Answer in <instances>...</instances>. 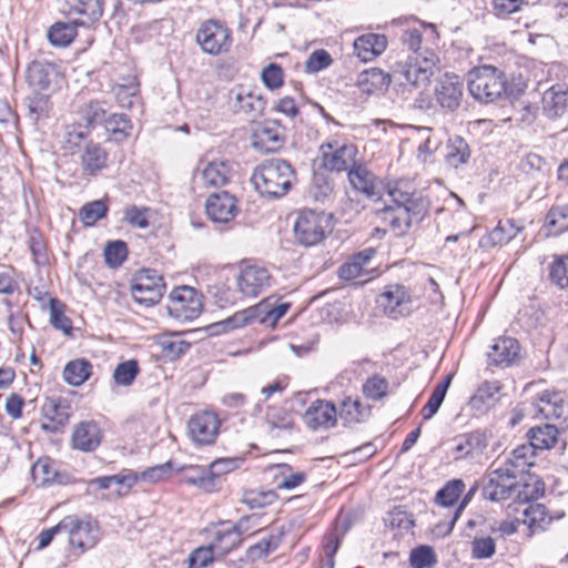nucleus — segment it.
Wrapping results in <instances>:
<instances>
[{
  "instance_id": "nucleus-1",
  "label": "nucleus",
  "mask_w": 568,
  "mask_h": 568,
  "mask_svg": "<svg viewBox=\"0 0 568 568\" xmlns=\"http://www.w3.org/2000/svg\"><path fill=\"white\" fill-rule=\"evenodd\" d=\"M545 491V485L538 479L519 484L516 475L507 467H500L487 473L481 480V493L485 499L499 503L514 497L509 508L518 511L517 505H525L539 499Z\"/></svg>"
},
{
  "instance_id": "nucleus-2",
  "label": "nucleus",
  "mask_w": 568,
  "mask_h": 568,
  "mask_svg": "<svg viewBox=\"0 0 568 568\" xmlns=\"http://www.w3.org/2000/svg\"><path fill=\"white\" fill-rule=\"evenodd\" d=\"M255 190L266 197H281L287 193L295 180V172L290 162L271 159L258 165L252 174Z\"/></svg>"
},
{
  "instance_id": "nucleus-3",
  "label": "nucleus",
  "mask_w": 568,
  "mask_h": 568,
  "mask_svg": "<svg viewBox=\"0 0 568 568\" xmlns=\"http://www.w3.org/2000/svg\"><path fill=\"white\" fill-rule=\"evenodd\" d=\"M468 90L479 102H494L506 90L505 74L493 65L475 68L468 73Z\"/></svg>"
},
{
  "instance_id": "nucleus-4",
  "label": "nucleus",
  "mask_w": 568,
  "mask_h": 568,
  "mask_svg": "<svg viewBox=\"0 0 568 568\" xmlns=\"http://www.w3.org/2000/svg\"><path fill=\"white\" fill-rule=\"evenodd\" d=\"M60 528L68 536L70 548L80 554L93 548L101 536L98 521L89 515H68L61 519Z\"/></svg>"
},
{
  "instance_id": "nucleus-5",
  "label": "nucleus",
  "mask_w": 568,
  "mask_h": 568,
  "mask_svg": "<svg viewBox=\"0 0 568 568\" xmlns=\"http://www.w3.org/2000/svg\"><path fill=\"white\" fill-rule=\"evenodd\" d=\"M195 40L203 52L211 55H219L230 50L232 45V32L221 21L206 20L197 29Z\"/></svg>"
},
{
  "instance_id": "nucleus-6",
  "label": "nucleus",
  "mask_w": 568,
  "mask_h": 568,
  "mask_svg": "<svg viewBox=\"0 0 568 568\" xmlns=\"http://www.w3.org/2000/svg\"><path fill=\"white\" fill-rule=\"evenodd\" d=\"M318 154L321 166L331 172L348 171L357 162V148L337 140L323 143Z\"/></svg>"
},
{
  "instance_id": "nucleus-7",
  "label": "nucleus",
  "mask_w": 568,
  "mask_h": 568,
  "mask_svg": "<svg viewBox=\"0 0 568 568\" xmlns=\"http://www.w3.org/2000/svg\"><path fill=\"white\" fill-rule=\"evenodd\" d=\"M202 295L191 286H179L170 293L169 314L178 321L187 322L202 312Z\"/></svg>"
},
{
  "instance_id": "nucleus-8",
  "label": "nucleus",
  "mask_w": 568,
  "mask_h": 568,
  "mask_svg": "<svg viewBox=\"0 0 568 568\" xmlns=\"http://www.w3.org/2000/svg\"><path fill=\"white\" fill-rule=\"evenodd\" d=\"M327 219L323 212L305 210L300 212L295 221L294 235L302 245H316L324 240Z\"/></svg>"
},
{
  "instance_id": "nucleus-9",
  "label": "nucleus",
  "mask_w": 568,
  "mask_h": 568,
  "mask_svg": "<svg viewBox=\"0 0 568 568\" xmlns=\"http://www.w3.org/2000/svg\"><path fill=\"white\" fill-rule=\"evenodd\" d=\"M377 305L392 317L407 316L413 310V300L409 290L400 284H389L377 297Z\"/></svg>"
},
{
  "instance_id": "nucleus-10",
  "label": "nucleus",
  "mask_w": 568,
  "mask_h": 568,
  "mask_svg": "<svg viewBox=\"0 0 568 568\" xmlns=\"http://www.w3.org/2000/svg\"><path fill=\"white\" fill-rule=\"evenodd\" d=\"M165 285L163 278L154 270H143L131 286L135 302L145 306L156 304L163 296Z\"/></svg>"
},
{
  "instance_id": "nucleus-11",
  "label": "nucleus",
  "mask_w": 568,
  "mask_h": 568,
  "mask_svg": "<svg viewBox=\"0 0 568 568\" xmlns=\"http://www.w3.org/2000/svg\"><path fill=\"white\" fill-rule=\"evenodd\" d=\"M239 292L246 297H256L266 291L272 283L268 270L257 264L243 265L236 277Z\"/></svg>"
},
{
  "instance_id": "nucleus-12",
  "label": "nucleus",
  "mask_w": 568,
  "mask_h": 568,
  "mask_svg": "<svg viewBox=\"0 0 568 568\" xmlns=\"http://www.w3.org/2000/svg\"><path fill=\"white\" fill-rule=\"evenodd\" d=\"M41 412V428L48 433H57L68 424L71 416V406L64 398L47 397Z\"/></svg>"
},
{
  "instance_id": "nucleus-13",
  "label": "nucleus",
  "mask_w": 568,
  "mask_h": 568,
  "mask_svg": "<svg viewBox=\"0 0 568 568\" xmlns=\"http://www.w3.org/2000/svg\"><path fill=\"white\" fill-rule=\"evenodd\" d=\"M187 428L189 434L195 444L211 445L217 437L220 419L214 413L201 412L190 418Z\"/></svg>"
},
{
  "instance_id": "nucleus-14",
  "label": "nucleus",
  "mask_w": 568,
  "mask_h": 568,
  "mask_svg": "<svg viewBox=\"0 0 568 568\" xmlns=\"http://www.w3.org/2000/svg\"><path fill=\"white\" fill-rule=\"evenodd\" d=\"M230 105L235 113H243L254 120L263 113L266 100L261 94L240 85L230 91Z\"/></svg>"
},
{
  "instance_id": "nucleus-15",
  "label": "nucleus",
  "mask_w": 568,
  "mask_h": 568,
  "mask_svg": "<svg viewBox=\"0 0 568 568\" xmlns=\"http://www.w3.org/2000/svg\"><path fill=\"white\" fill-rule=\"evenodd\" d=\"M383 219L389 224L396 235H404L414 222H419L425 207L413 206H386L383 211Z\"/></svg>"
},
{
  "instance_id": "nucleus-16",
  "label": "nucleus",
  "mask_w": 568,
  "mask_h": 568,
  "mask_svg": "<svg viewBox=\"0 0 568 568\" xmlns=\"http://www.w3.org/2000/svg\"><path fill=\"white\" fill-rule=\"evenodd\" d=\"M303 420L312 430L334 427L337 420V409L332 402L317 399L304 413Z\"/></svg>"
},
{
  "instance_id": "nucleus-17",
  "label": "nucleus",
  "mask_w": 568,
  "mask_h": 568,
  "mask_svg": "<svg viewBox=\"0 0 568 568\" xmlns=\"http://www.w3.org/2000/svg\"><path fill=\"white\" fill-rule=\"evenodd\" d=\"M463 98V83L454 74H445L435 87V100L440 108L455 111L459 108Z\"/></svg>"
},
{
  "instance_id": "nucleus-18",
  "label": "nucleus",
  "mask_w": 568,
  "mask_h": 568,
  "mask_svg": "<svg viewBox=\"0 0 568 568\" xmlns=\"http://www.w3.org/2000/svg\"><path fill=\"white\" fill-rule=\"evenodd\" d=\"M205 207L209 217L216 223H227L237 214L236 199L226 191L210 195Z\"/></svg>"
},
{
  "instance_id": "nucleus-19",
  "label": "nucleus",
  "mask_w": 568,
  "mask_h": 568,
  "mask_svg": "<svg viewBox=\"0 0 568 568\" xmlns=\"http://www.w3.org/2000/svg\"><path fill=\"white\" fill-rule=\"evenodd\" d=\"M392 79L399 85L414 88L425 87L430 81L427 69H422L418 62H413L410 58L407 62L396 63L392 71Z\"/></svg>"
},
{
  "instance_id": "nucleus-20",
  "label": "nucleus",
  "mask_w": 568,
  "mask_h": 568,
  "mask_svg": "<svg viewBox=\"0 0 568 568\" xmlns=\"http://www.w3.org/2000/svg\"><path fill=\"white\" fill-rule=\"evenodd\" d=\"M103 434L95 422H81L74 426L71 442L75 449L81 452H94L101 444Z\"/></svg>"
},
{
  "instance_id": "nucleus-21",
  "label": "nucleus",
  "mask_w": 568,
  "mask_h": 568,
  "mask_svg": "<svg viewBox=\"0 0 568 568\" xmlns=\"http://www.w3.org/2000/svg\"><path fill=\"white\" fill-rule=\"evenodd\" d=\"M501 384L498 381H486L479 385L476 393L470 397L468 405L476 415L488 413L499 400Z\"/></svg>"
},
{
  "instance_id": "nucleus-22",
  "label": "nucleus",
  "mask_w": 568,
  "mask_h": 568,
  "mask_svg": "<svg viewBox=\"0 0 568 568\" xmlns=\"http://www.w3.org/2000/svg\"><path fill=\"white\" fill-rule=\"evenodd\" d=\"M387 47L384 34L367 33L354 41V53L364 62L373 61L381 55Z\"/></svg>"
},
{
  "instance_id": "nucleus-23",
  "label": "nucleus",
  "mask_w": 568,
  "mask_h": 568,
  "mask_svg": "<svg viewBox=\"0 0 568 568\" xmlns=\"http://www.w3.org/2000/svg\"><path fill=\"white\" fill-rule=\"evenodd\" d=\"M58 77V70L53 63L33 61L27 69V81L34 91H43Z\"/></svg>"
},
{
  "instance_id": "nucleus-24",
  "label": "nucleus",
  "mask_w": 568,
  "mask_h": 568,
  "mask_svg": "<svg viewBox=\"0 0 568 568\" xmlns=\"http://www.w3.org/2000/svg\"><path fill=\"white\" fill-rule=\"evenodd\" d=\"M519 354V344L513 337H498L487 353L493 365H511Z\"/></svg>"
},
{
  "instance_id": "nucleus-25",
  "label": "nucleus",
  "mask_w": 568,
  "mask_h": 568,
  "mask_svg": "<svg viewBox=\"0 0 568 568\" xmlns=\"http://www.w3.org/2000/svg\"><path fill=\"white\" fill-rule=\"evenodd\" d=\"M347 173L349 183L355 190L362 192L372 200L379 197V193L376 190V178L371 171L366 169V166L356 162L355 165L347 171Z\"/></svg>"
},
{
  "instance_id": "nucleus-26",
  "label": "nucleus",
  "mask_w": 568,
  "mask_h": 568,
  "mask_svg": "<svg viewBox=\"0 0 568 568\" xmlns=\"http://www.w3.org/2000/svg\"><path fill=\"white\" fill-rule=\"evenodd\" d=\"M260 311L257 307H247L243 311L234 313L232 316L214 323L209 326L212 335L227 333L236 328L244 327L257 320Z\"/></svg>"
},
{
  "instance_id": "nucleus-27",
  "label": "nucleus",
  "mask_w": 568,
  "mask_h": 568,
  "mask_svg": "<svg viewBox=\"0 0 568 568\" xmlns=\"http://www.w3.org/2000/svg\"><path fill=\"white\" fill-rule=\"evenodd\" d=\"M542 109L550 119L562 116L568 111V91L561 85L548 89L542 95Z\"/></svg>"
},
{
  "instance_id": "nucleus-28",
  "label": "nucleus",
  "mask_w": 568,
  "mask_h": 568,
  "mask_svg": "<svg viewBox=\"0 0 568 568\" xmlns=\"http://www.w3.org/2000/svg\"><path fill=\"white\" fill-rule=\"evenodd\" d=\"M538 413L546 418H565L568 413L564 395L555 390H545L538 397Z\"/></svg>"
},
{
  "instance_id": "nucleus-29",
  "label": "nucleus",
  "mask_w": 568,
  "mask_h": 568,
  "mask_svg": "<svg viewBox=\"0 0 568 568\" xmlns=\"http://www.w3.org/2000/svg\"><path fill=\"white\" fill-rule=\"evenodd\" d=\"M471 156V150L466 140L459 135H453L448 139L446 145L445 161L455 169L468 163Z\"/></svg>"
},
{
  "instance_id": "nucleus-30",
  "label": "nucleus",
  "mask_w": 568,
  "mask_h": 568,
  "mask_svg": "<svg viewBox=\"0 0 568 568\" xmlns=\"http://www.w3.org/2000/svg\"><path fill=\"white\" fill-rule=\"evenodd\" d=\"M390 78L392 74H386L378 68H372L361 72L356 83L362 92L372 94L386 89Z\"/></svg>"
},
{
  "instance_id": "nucleus-31",
  "label": "nucleus",
  "mask_w": 568,
  "mask_h": 568,
  "mask_svg": "<svg viewBox=\"0 0 568 568\" xmlns=\"http://www.w3.org/2000/svg\"><path fill=\"white\" fill-rule=\"evenodd\" d=\"M92 369V364L85 358L70 361L63 368V379L71 386H81L90 378Z\"/></svg>"
},
{
  "instance_id": "nucleus-32",
  "label": "nucleus",
  "mask_w": 568,
  "mask_h": 568,
  "mask_svg": "<svg viewBox=\"0 0 568 568\" xmlns=\"http://www.w3.org/2000/svg\"><path fill=\"white\" fill-rule=\"evenodd\" d=\"M106 160L108 153L101 145L89 143L81 156V164L88 174L95 175L106 166Z\"/></svg>"
},
{
  "instance_id": "nucleus-33",
  "label": "nucleus",
  "mask_w": 568,
  "mask_h": 568,
  "mask_svg": "<svg viewBox=\"0 0 568 568\" xmlns=\"http://www.w3.org/2000/svg\"><path fill=\"white\" fill-rule=\"evenodd\" d=\"M559 435L558 428L550 424L532 427L528 433L531 445L540 450L552 448L560 440Z\"/></svg>"
},
{
  "instance_id": "nucleus-34",
  "label": "nucleus",
  "mask_w": 568,
  "mask_h": 568,
  "mask_svg": "<svg viewBox=\"0 0 568 568\" xmlns=\"http://www.w3.org/2000/svg\"><path fill=\"white\" fill-rule=\"evenodd\" d=\"M80 22L72 20L70 22L58 21L48 30V40L53 47H68L77 37V29Z\"/></svg>"
},
{
  "instance_id": "nucleus-35",
  "label": "nucleus",
  "mask_w": 568,
  "mask_h": 568,
  "mask_svg": "<svg viewBox=\"0 0 568 568\" xmlns=\"http://www.w3.org/2000/svg\"><path fill=\"white\" fill-rule=\"evenodd\" d=\"M220 528L215 531L213 548H216L221 554H227L237 548L242 544V539L235 531L230 521H221Z\"/></svg>"
},
{
  "instance_id": "nucleus-36",
  "label": "nucleus",
  "mask_w": 568,
  "mask_h": 568,
  "mask_svg": "<svg viewBox=\"0 0 568 568\" xmlns=\"http://www.w3.org/2000/svg\"><path fill=\"white\" fill-rule=\"evenodd\" d=\"M231 166L227 161H212L202 170L203 183L206 186H223L230 179Z\"/></svg>"
},
{
  "instance_id": "nucleus-37",
  "label": "nucleus",
  "mask_w": 568,
  "mask_h": 568,
  "mask_svg": "<svg viewBox=\"0 0 568 568\" xmlns=\"http://www.w3.org/2000/svg\"><path fill=\"white\" fill-rule=\"evenodd\" d=\"M265 423L271 432L291 430L294 426V416L283 406H268Z\"/></svg>"
},
{
  "instance_id": "nucleus-38",
  "label": "nucleus",
  "mask_w": 568,
  "mask_h": 568,
  "mask_svg": "<svg viewBox=\"0 0 568 568\" xmlns=\"http://www.w3.org/2000/svg\"><path fill=\"white\" fill-rule=\"evenodd\" d=\"M283 142L278 128L274 124H265L254 133L253 145L265 152L277 150Z\"/></svg>"
},
{
  "instance_id": "nucleus-39",
  "label": "nucleus",
  "mask_w": 568,
  "mask_h": 568,
  "mask_svg": "<svg viewBox=\"0 0 568 568\" xmlns=\"http://www.w3.org/2000/svg\"><path fill=\"white\" fill-rule=\"evenodd\" d=\"M369 407L363 405L359 399L346 397L341 404L339 417L345 422V424L362 423L369 416Z\"/></svg>"
},
{
  "instance_id": "nucleus-40",
  "label": "nucleus",
  "mask_w": 568,
  "mask_h": 568,
  "mask_svg": "<svg viewBox=\"0 0 568 568\" xmlns=\"http://www.w3.org/2000/svg\"><path fill=\"white\" fill-rule=\"evenodd\" d=\"M71 11L80 14L83 19H75L80 27H87L98 21L103 14L102 0H78Z\"/></svg>"
},
{
  "instance_id": "nucleus-41",
  "label": "nucleus",
  "mask_w": 568,
  "mask_h": 568,
  "mask_svg": "<svg viewBox=\"0 0 568 568\" xmlns=\"http://www.w3.org/2000/svg\"><path fill=\"white\" fill-rule=\"evenodd\" d=\"M528 501L523 509V523L530 528L544 529L546 525L550 524L551 517L548 515L546 507L542 504ZM520 505H517L519 508Z\"/></svg>"
},
{
  "instance_id": "nucleus-42",
  "label": "nucleus",
  "mask_w": 568,
  "mask_h": 568,
  "mask_svg": "<svg viewBox=\"0 0 568 568\" xmlns=\"http://www.w3.org/2000/svg\"><path fill=\"white\" fill-rule=\"evenodd\" d=\"M112 91L121 108L131 109L139 92V82L135 77H128L122 83L113 85Z\"/></svg>"
},
{
  "instance_id": "nucleus-43",
  "label": "nucleus",
  "mask_w": 568,
  "mask_h": 568,
  "mask_svg": "<svg viewBox=\"0 0 568 568\" xmlns=\"http://www.w3.org/2000/svg\"><path fill=\"white\" fill-rule=\"evenodd\" d=\"M104 128L116 142L124 141L132 129L131 121L125 114L113 113L104 120Z\"/></svg>"
},
{
  "instance_id": "nucleus-44",
  "label": "nucleus",
  "mask_w": 568,
  "mask_h": 568,
  "mask_svg": "<svg viewBox=\"0 0 568 568\" xmlns=\"http://www.w3.org/2000/svg\"><path fill=\"white\" fill-rule=\"evenodd\" d=\"M450 383L452 376L447 375L439 384L436 385L429 399L422 409L424 419H430L438 412Z\"/></svg>"
},
{
  "instance_id": "nucleus-45",
  "label": "nucleus",
  "mask_w": 568,
  "mask_h": 568,
  "mask_svg": "<svg viewBox=\"0 0 568 568\" xmlns=\"http://www.w3.org/2000/svg\"><path fill=\"white\" fill-rule=\"evenodd\" d=\"M548 235H558L568 230V204L552 206L546 217Z\"/></svg>"
},
{
  "instance_id": "nucleus-46",
  "label": "nucleus",
  "mask_w": 568,
  "mask_h": 568,
  "mask_svg": "<svg viewBox=\"0 0 568 568\" xmlns=\"http://www.w3.org/2000/svg\"><path fill=\"white\" fill-rule=\"evenodd\" d=\"M106 108L103 101H89L79 110L80 119L85 122L87 128L103 123Z\"/></svg>"
},
{
  "instance_id": "nucleus-47",
  "label": "nucleus",
  "mask_w": 568,
  "mask_h": 568,
  "mask_svg": "<svg viewBox=\"0 0 568 568\" xmlns=\"http://www.w3.org/2000/svg\"><path fill=\"white\" fill-rule=\"evenodd\" d=\"M513 220L500 221L497 226L488 234L487 242L491 245H503L511 241L519 232Z\"/></svg>"
},
{
  "instance_id": "nucleus-48",
  "label": "nucleus",
  "mask_w": 568,
  "mask_h": 568,
  "mask_svg": "<svg viewBox=\"0 0 568 568\" xmlns=\"http://www.w3.org/2000/svg\"><path fill=\"white\" fill-rule=\"evenodd\" d=\"M464 489L465 484L462 479L449 480L436 494V503L444 507H450L459 499Z\"/></svg>"
},
{
  "instance_id": "nucleus-49",
  "label": "nucleus",
  "mask_w": 568,
  "mask_h": 568,
  "mask_svg": "<svg viewBox=\"0 0 568 568\" xmlns=\"http://www.w3.org/2000/svg\"><path fill=\"white\" fill-rule=\"evenodd\" d=\"M139 372V364L135 359L122 362L113 371L114 383L120 386H130Z\"/></svg>"
},
{
  "instance_id": "nucleus-50",
  "label": "nucleus",
  "mask_w": 568,
  "mask_h": 568,
  "mask_svg": "<svg viewBox=\"0 0 568 568\" xmlns=\"http://www.w3.org/2000/svg\"><path fill=\"white\" fill-rule=\"evenodd\" d=\"M281 537L271 535L267 538H263L258 542L248 547L246 550V556L250 560L256 561L263 558H266L267 555L280 546Z\"/></svg>"
},
{
  "instance_id": "nucleus-51",
  "label": "nucleus",
  "mask_w": 568,
  "mask_h": 568,
  "mask_svg": "<svg viewBox=\"0 0 568 568\" xmlns=\"http://www.w3.org/2000/svg\"><path fill=\"white\" fill-rule=\"evenodd\" d=\"M108 212V206L104 202L95 200L84 204L80 212L79 217L87 226L94 225L100 219L104 217Z\"/></svg>"
},
{
  "instance_id": "nucleus-52",
  "label": "nucleus",
  "mask_w": 568,
  "mask_h": 568,
  "mask_svg": "<svg viewBox=\"0 0 568 568\" xmlns=\"http://www.w3.org/2000/svg\"><path fill=\"white\" fill-rule=\"evenodd\" d=\"M26 103L29 110V115L33 121H38L39 119L47 116L50 108L49 95L43 94L40 91H34L33 94L26 98Z\"/></svg>"
},
{
  "instance_id": "nucleus-53",
  "label": "nucleus",
  "mask_w": 568,
  "mask_h": 568,
  "mask_svg": "<svg viewBox=\"0 0 568 568\" xmlns=\"http://www.w3.org/2000/svg\"><path fill=\"white\" fill-rule=\"evenodd\" d=\"M406 184L396 183L393 187H389L388 195L394 203L392 206H417L425 207L423 202L414 196V193L406 189Z\"/></svg>"
},
{
  "instance_id": "nucleus-54",
  "label": "nucleus",
  "mask_w": 568,
  "mask_h": 568,
  "mask_svg": "<svg viewBox=\"0 0 568 568\" xmlns=\"http://www.w3.org/2000/svg\"><path fill=\"white\" fill-rule=\"evenodd\" d=\"M276 499V494L273 490H245L242 495V503L251 509L263 508L271 505Z\"/></svg>"
},
{
  "instance_id": "nucleus-55",
  "label": "nucleus",
  "mask_w": 568,
  "mask_h": 568,
  "mask_svg": "<svg viewBox=\"0 0 568 568\" xmlns=\"http://www.w3.org/2000/svg\"><path fill=\"white\" fill-rule=\"evenodd\" d=\"M535 450L530 442L520 445L511 452V457L508 459V463L513 467L521 469L526 466H532L535 464Z\"/></svg>"
},
{
  "instance_id": "nucleus-56",
  "label": "nucleus",
  "mask_w": 568,
  "mask_h": 568,
  "mask_svg": "<svg viewBox=\"0 0 568 568\" xmlns=\"http://www.w3.org/2000/svg\"><path fill=\"white\" fill-rule=\"evenodd\" d=\"M409 562L412 568H430L437 562V559L430 546H418L412 550Z\"/></svg>"
},
{
  "instance_id": "nucleus-57",
  "label": "nucleus",
  "mask_w": 568,
  "mask_h": 568,
  "mask_svg": "<svg viewBox=\"0 0 568 568\" xmlns=\"http://www.w3.org/2000/svg\"><path fill=\"white\" fill-rule=\"evenodd\" d=\"M388 381L379 375L368 378L363 385L364 395L373 400L382 399L387 395Z\"/></svg>"
},
{
  "instance_id": "nucleus-58",
  "label": "nucleus",
  "mask_w": 568,
  "mask_h": 568,
  "mask_svg": "<svg viewBox=\"0 0 568 568\" xmlns=\"http://www.w3.org/2000/svg\"><path fill=\"white\" fill-rule=\"evenodd\" d=\"M50 324L64 333H69L71 327L70 320L64 315V305L57 298H50Z\"/></svg>"
},
{
  "instance_id": "nucleus-59",
  "label": "nucleus",
  "mask_w": 568,
  "mask_h": 568,
  "mask_svg": "<svg viewBox=\"0 0 568 568\" xmlns=\"http://www.w3.org/2000/svg\"><path fill=\"white\" fill-rule=\"evenodd\" d=\"M128 255L126 244L122 241L109 243L104 248V258L108 265L112 267L120 266Z\"/></svg>"
},
{
  "instance_id": "nucleus-60",
  "label": "nucleus",
  "mask_w": 568,
  "mask_h": 568,
  "mask_svg": "<svg viewBox=\"0 0 568 568\" xmlns=\"http://www.w3.org/2000/svg\"><path fill=\"white\" fill-rule=\"evenodd\" d=\"M550 278L560 288L568 287V255L555 258L550 267Z\"/></svg>"
},
{
  "instance_id": "nucleus-61",
  "label": "nucleus",
  "mask_w": 568,
  "mask_h": 568,
  "mask_svg": "<svg viewBox=\"0 0 568 568\" xmlns=\"http://www.w3.org/2000/svg\"><path fill=\"white\" fill-rule=\"evenodd\" d=\"M282 478L277 481V489L291 490L300 486L305 480V473H292L291 467L286 464L280 465Z\"/></svg>"
},
{
  "instance_id": "nucleus-62",
  "label": "nucleus",
  "mask_w": 568,
  "mask_h": 568,
  "mask_svg": "<svg viewBox=\"0 0 568 568\" xmlns=\"http://www.w3.org/2000/svg\"><path fill=\"white\" fill-rule=\"evenodd\" d=\"M496 551V542L491 537L475 538L471 542V554L476 559L490 558Z\"/></svg>"
},
{
  "instance_id": "nucleus-63",
  "label": "nucleus",
  "mask_w": 568,
  "mask_h": 568,
  "mask_svg": "<svg viewBox=\"0 0 568 568\" xmlns=\"http://www.w3.org/2000/svg\"><path fill=\"white\" fill-rule=\"evenodd\" d=\"M214 560L213 546H202L194 549L189 556V568H204Z\"/></svg>"
},
{
  "instance_id": "nucleus-64",
  "label": "nucleus",
  "mask_w": 568,
  "mask_h": 568,
  "mask_svg": "<svg viewBox=\"0 0 568 568\" xmlns=\"http://www.w3.org/2000/svg\"><path fill=\"white\" fill-rule=\"evenodd\" d=\"M261 78L264 85L271 90L278 89L283 85V71L276 63H270L262 72Z\"/></svg>"
}]
</instances>
